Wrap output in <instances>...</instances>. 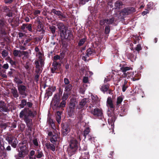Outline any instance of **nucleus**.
<instances>
[{
    "mask_svg": "<svg viewBox=\"0 0 159 159\" xmlns=\"http://www.w3.org/2000/svg\"><path fill=\"white\" fill-rule=\"evenodd\" d=\"M78 142L75 139H71L70 143L67 151L69 155L72 156L76 152L78 146Z\"/></svg>",
    "mask_w": 159,
    "mask_h": 159,
    "instance_id": "2",
    "label": "nucleus"
},
{
    "mask_svg": "<svg viewBox=\"0 0 159 159\" xmlns=\"http://www.w3.org/2000/svg\"><path fill=\"white\" fill-rule=\"evenodd\" d=\"M75 109V108L69 107L67 110V112L70 117H71L74 115Z\"/></svg>",
    "mask_w": 159,
    "mask_h": 159,
    "instance_id": "25",
    "label": "nucleus"
},
{
    "mask_svg": "<svg viewBox=\"0 0 159 159\" xmlns=\"http://www.w3.org/2000/svg\"><path fill=\"white\" fill-rule=\"evenodd\" d=\"M90 132V129L89 127H87L84 131V138H86V136L89 134Z\"/></svg>",
    "mask_w": 159,
    "mask_h": 159,
    "instance_id": "43",
    "label": "nucleus"
},
{
    "mask_svg": "<svg viewBox=\"0 0 159 159\" xmlns=\"http://www.w3.org/2000/svg\"><path fill=\"white\" fill-rule=\"evenodd\" d=\"M11 93L13 96L15 98H17L19 97V94L17 89L15 87L11 89Z\"/></svg>",
    "mask_w": 159,
    "mask_h": 159,
    "instance_id": "28",
    "label": "nucleus"
},
{
    "mask_svg": "<svg viewBox=\"0 0 159 159\" xmlns=\"http://www.w3.org/2000/svg\"><path fill=\"white\" fill-rule=\"evenodd\" d=\"M6 21L3 19H0V27L2 28L4 27L6 24Z\"/></svg>",
    "mask_w": 159,
    "mask_h": 159,
    "instance_id": "44",
    "label": "nucleus"
},
{
    "mask_svg": "<svg viewBox=\"0 0 159 159\" xmlns=\"http://www.w3.org/2000/svg\"><path fill=\"white\" fill-rule=\"evenodd\" d=\"M9 58L10 60H9V62L12 66H15L16 65V62L15 61H13L12 60L10 57H9Z\"/></svg>",
    "mask_w": 159,
    "mask_h": 159,
    "instance_id": "57",
    "label": "nucleus"
},
{
    "mask_svg": "<svg viewBox=\"0 0 159 159\" xmlns=\"http://www.w3.org/2000/svg\"><path fill=\"white\" fill-rule=\"evenodd\" d=\"M2 57L3 58L6 57L8 54V52L6 50H3L2 52Z\"/></svg>",
    "mask_w": 159,
    "mask_h": 159,
    "instance_id": "49",
    "label": "nucleus"
},
{
    "mask_svg": "<svg viewBox=\"0 0 159 159\" xmlns=\"http://www.w3.org/2000/svg\"><path fill=\"white\" fill-rule=\"evenodd\" d=\"M84 114L82 113V111L79 112V114L77 117V120H78V122H81L83 120V116Z\"/></svg>",
    "mask_w": 159,
    "mask_h": 159,
    "instance_id": "30",
    "label": "nucleus"
},
{
    "mask_svg": "<svg viewBox=\"0 0 159 159\" xmlns=\"http://www.w3.org/2000/svg\"><path fill=\"white\" fill-rule=\"evenodd\" d=\"M107 106L110 107L111 110L114 109L115 106L113 103V101L111 97H108L107 100Z\"/></svg>",
    "mask_w": 159,
    "mask_h": 159,
    "instance_id": "19",
    "label": "nucleus"
},
{
    "mask_svg": "<svg viewBox=\"0 0 159 159\" xmlns=\"http://www.w3.org/2000/svg\"><path fill=\"white\" fill-rule=\"evenodd\" d=\"M110 32V27L109 25L106 26L105 27V33L106 34H108Z\"/></svg>",
    "mask_w": 159,
    "mask_h": 159,
    "instance_id": "47",
    "label": "nucleus"
},
{
    "mask_svg": "<svg viewBox=\"0 0 159 159\" xmlns=\"http://www.w3.org/2000/svg\"><path fill=\"white\" fill-rule=\"evenodd\" d=\"M44 26L43 24L40 21L38 22V25L37 26V30L39 32H41L42 34H44L45 30L43 29Z\"/></svg>",
    "mask_w": 159,
    "mask_h": 159,
    "instance_id": "21",
    "label": "nucleus"
},
{
    "mask_svg": "<svg viewBox=\"0 0 159 159\" xmlns=\"http://www.w3.org/2000/svg\"><path fill=\"white\" fill-rule=\"evenodd\" d=\"M60 98L57 94H55L52 101V107L54 110H57L59 109L64 107H62L60 102Z\"/></svg>",
    "mask_w": 159,
    "mask_h": 159,
    "instance_id": "3",
    "label": "nucleus"
},
{
    "mask_svg": "<svg viewBox=\"0 0 159 159\" xmlns=\"http://www.w3.org/2000/svg\"><path fill=\"white\" fill-rule=\"evenodd\" d=\"M120 69L124 73L123 75L122 76L124 78H126L128 76L129 77L130 75H129L130 73L129 72L127 73H126L127 71L131 69V67L128 66H125L124 65H122V64L120 65Z\"/></svg>",
    "mask_w": 159,
    "mask_h": 159,
    "instance_id": "11",
    "label": "nucleus"
},
{
    "mask_svg": "<svg viewBox=\"0 0 159 159\" xmlns=\"http://www.w3.org/2000/svg\"><path fill=\"white\" fill-rule=\"evenodd\" d=\"M32 25L31 24L24 23L21 26L20 29L23 31H25V29H27L29 31L32 32L33 30Z\"/></svg>",
    "mask_w": 159,
    "mask_h": 159,
    "instance_id": "16",
    "label": "nucleus"
},
{
    "mask_svg": "<svg viewBox=\"0 0 159 159\" xmlns=\"http://www.w3.org/2000/svg\"><path fill=\"white\" fill-rule=\"evenodd\" d=\"M62 93H63L62 90L61 89V88H59V93H56L55 94L58 95L59 96V98H60V96L62 95Z\"/></svg>",
    "mask_w": 159,
    "mask_h": 159,
    "instance_id": "62",
    "label": "nucleus"
},
{
    "mask_svg": "<svg viewBox=\"0 0 159 159\" xmlns=\"http://www.w3.org/2000/svg\"><path fill=\"white\" fill-rule=\"evenodd\" d=\"M129 107V105L127 104H124L123 107H121V108H123V110H125L126 111H128Z\"/></svg>",
    "mask_w": 159,
    "mask_h": 159,
    "instance_id": "54",
    "label": "nucleus"
},
{
    "mask_svg": "<svg viewBox=\"0 0 159 159\" xmlns=\"http://www.w3.org/2000/svg\"><path fill=\"white\" fill-rule=\"evenodd\" d=\"M49 29L50 30V31L51 32V33L54 35L56 32V27L53 25H52L51 26H50L49 27Z\"/></svg>",
    "mask_w": 159,
    "mask_h": 159,
    "instance_id": "39",
    "label": "nucleus"
},
{
    "mask_svg": "<svg viewBox=\"0 0 159 159\" xmlns=\"http://www.w3.org/2000/svg\"><path fill=\"white\" fill-rule=\"evenodd\" d=\"M135 49L136 51L139 52L142 49L141 45L140 44L137 45V46L135 48Z\"/></svg>",
    "mask_w": 159,
    "mask_h": 159,
    "instance_id": "51",
    "label": "nucleus"
},
{
    "mask_svg": "<svg viewBox=\"0 0 159 159\" xmlns=\"http://www.w3.org/2000/svg\"><path fill=\"white\" fill-rule=\"evenodd\" d=\"M90 112L95 116L102 119L103 116L102 110L101 109L96 108L90 110Z\"/></svg>",
    "mask_w": 159,
    "mask_h": 159,
    "instance_id": "7",
    "label": "nucleus"
},
{
    "mask_svg": "<svg viewBox=\"0 0 159 159\" xmlns=\"http://www.w3.org/2000/svg\"><path fill=\"white\" fill-rule=\"evenodd\" d=\"M123 2L120 0H118L115 2L114 6L116 9H120L122 7Z\"/></svg>",
    "mask_w": 159,
    "mask_h": 159,
    "instance_id": "24",
    "label": "nucleus"
},
{
    "mask_svg": "<svg viewBox=\"0 0 159 159\" xmlns=\"http://www.w3.org/2000/svg\"><path fill=\"white\" fill-rule=\"evenodd\" d=\"M20 24L19 19L16 18L14 19L12 23H11V25L13 27H16L19 26Z\"/></svg>",
    "mask_w": 159,
    "mask_h": 159,
    "instance_id": "26",
    "label": "nucleus"
},
{
    "mask_svg": "<svg viewBox=\"0 0 159 159\" xmlns=\"http://www.w3.org/2000/svg\"><path fill=\"white\" fill-rule=\"evenodd\" d=\"M61 66L60 63L57 61H54L52 64V66L53 67L51 68V72L54 73L55 72L57 73V70H58V68L59 66Z\"/></svg>",
    "mask_w": 159,
    "mask_h": 159,
    "instance_id": "14",
    "label": "nucleus"
},
{
    "mask_svg": "<svg viewBox=\"0 0 159 159\" xmlns=\"http://www.w3.org/2000/svg\"><path fill=\"white\" fill-rule=\"evenodd\" d=\"M52 87L49 86L48 88L46 90V93L45 94V97L47 98H48L49 96L52 95V93L51 91Z\"/></svg>",
    "mask_w": 159,
    "mask_h": 159,
    "instance_id": "27",
    "label": "nucleus"
},
{
    "mask_svg": "<svg viewBox=\"0 0 159 159\" xmlns=\"http://www.w3.org/2000/svg\"><path fill=\"white\" fill-rule=\"evenodd\" d=\"M89 100L88 98H84L79 102V107L78 109H80L83 108L84 106L87 104L89 102Z\"/></svg>",
    "mask_w": 159,
    "mask_h": 159,
    "instance_id": "18",
    "label": "nucleus"
},
{
    "mask_svg": "<svg viewBox=\"0 0 159 159\" xmlns=\"http://www.w3.org/2000/svg\"><path fill=\"white\" fill-rule=\"evenodd\" d=\"M87 40V38L85 37L84 38L81 39L78 43V46H81L83 45L84 43Z\"/></svg>",
    "mask_w": 159,
    "mask_h": 159,
    "instance_id": "37",
    "label": "nucleus"
},
{
    "mask_svg": "<svg viewBox=\"0 0 159 159\" xmlns=\"http://www.w3.org/2000/svg\"><path fill=\"white\" fill-rule=\"evenodd\" d=\"M68 97V95L67 93H64L63 96L62 97V101L61 102V105L62 107H65L66 104V100Z\"/></svg>",
    "mask_w": 159,
    "mask_h": 159,
    "instance_id": "20",
    "label": "nucleus"
},
{
    "mask_svg": "<svg viewBox=\"0 0 159 159\" xmlns=\"http://www.w3.org/2000/svg\"><path fill=\"white\" fill-rule=\"evenodd\" d=\"M136 11L135 8L133 7H130L125 8L122 9L120 11V13L123 15H128Z\"/></svg>",
    "mask_w": 159,
    "mask_h": 159,
    "instance_id": "8",
    "label": "nucleus"
},
{
    "mask_svg": "<svg viewBox=\"0 0 159 159\" xmlns=\"http://www.w3.org/2000/svg\"><path fill=\"white\" fill-rule=\"evenodd\" d=\"M27 102L25 99H23L21 100V103L19 104V106L20 108H22L26 105Z\"/></svg>",
    "mask_w": 159,
    "mask_h": 159,
    "instance_id": "33",
    "label": "nucleus"
},
{
    "mask_svg": "<svg viewBox=\"0 0 159 159\" xmlns=\"http://www.w3.org/2000/svg\"><path fill=\"white\" fill-rule=\"evenodd\" d=\"M109 118L108 119V123L109 125H111L112 127L114 125V122L116 118V115L114 112H111L110 114H108Z\"/></svg>",
    "mask_w": 159,
    "mask_h": 159,
    "instance_id": "13",
    "label": "nucleus"
},
{
    "mask_svg": "<svg viewBox=\"0 0 159 159\" xmlns=\"http://www.w3.org/2000/svg\"><path fill=\"white\" fill-rule=\"evenodd\" d=\"M56 26L59 30V33L64 30H67V28L62 22H57L56 23Z\"/></svg>",
    "mask_w": 159,
    "mask_h": 159,
    "instance_id": "15",
    "label": "nucleus"
},
{
    "mask_svg": "<svg viewBox=\"0 0 159 159\" xmlns=\"http://www.w3.org/2000/svg\"><path fill=\"white\" fill-rule=\"evenodd\" d=\"M33 143L34 145L36 146L39 145L37 139H35L33 140Z\"/></svg>",
    "mask_w": 159,
    "mask_h": 159,
    "instance_id": "64",
    "label": "nucleus"
},
{
    "mask_svg": "<svg viewBox=\"0 0 159 159\" xmlns=\"http://www.w3.org/2000/svg\"><path fill=\"white\" fill-rule=\"evenodd\" d=\"M123 99L121 96H120L118 97L116 99V106L117 107H119L120 105L122 102Z\"/></svg>",
    "mask_w": 159,
    "mask_h": 159,
    "instance_id": "35",
    "label": "nucleus"
},
{
    "mask_svg": "<svg viewBox=\"0 0 159 159\" xmlns=\"http://www.w3.org/2000/svg\"><path fill=\"white\" fill-rule=\"evenodd\" d=\"M42 67H39L38 68H36L35 70V72L36 74H40L42 72Z\"/></svg>",
    "mask_w": 159,
    "mask_h": 159,
    "instance_id": "45",
    "label": "nucleus"
},
{
    "mask_svg": "<svg viewBox=\"0 0 159 159\" xmlns=\"http://www.w3.org/2000/svg\"><path fill=\"white\" fill-rule=\"evenodd\" d=\"M72 89V86L71 84L66 85L65 87L64 91L67 93L70 92Z\"/></svg>",
    "mask_w": 159,
    "mask_h": 159,
    "instance_id": "31",
    "label": "nucleus"
},
{
    "mask_svg": "<svg viewBox=\"0 0 159 159\" xmlns=\"http://www.w3.org/2000/svg\"><path fill=\"white\" fill-rule=\"evenodd\" d=\"M106 21H107V20H106V19L101 20L100 21V25L101 26H103L104 25H105V23H106Z\"/></svg>",
    "mask_w": 159,
    "mask_h": 159,
    "instance_id": "50",
    "label": "nucleus"
},
{
    "mask_svg": "<svg viewBox=\"0 0 159 159\" xmlns=\"http://www.w3.org/2000/svg\"><path fill=\"white\" fill-rule=\"evenodd\" d=\"M54 144L53 143H46V146L48 149H50L54 152L55 150V148Z\"/></svg>",
    "mask_w": 159,
    "mask_h": 159,
    "instance_id": "29",
    "label": "nucleus"
},
{
    "mask_svg": "<svg viewBox=\"0 0 159 159\" xmlns=\"http://www.w3.org/2000/svg\"><path fill=\"white\" fill-rule=\"evenodd\" d=\"M38 154L37 155H35L37 158H40L42 157H44V155L42 151L38 150Z\"/></svg>",
    "mask_w": 159,
    "mask_h": 159,
    "instance_id": "41",
    "label": "nucleus"
},
{
    "mask_svg": "<svg viewBox=\"0 0 159 159\" xmlns=\"http://www.w3.org/2000/svg\"><path fill=\"white\" fill-rule=\"evenodd\" d=\"M2 11L6 13L11 11V9H10L9 8L6 6H3L2 7Z\"/></svg>",
    "mask_w": 159,
    "mask_h": 159,
    "instance_id": "42",
    "label": "nucleus"
},
{
    "mask_svg": "<svg viewBox=\"0 0 159 159\" xmlns=\"http://www.w3.org/2000/svg\"><path fill=\"white\" fill-rule=\"evenodd\" d=\"M22 145L20 147V151H19L18 156L20 158H24L28 154L29 152L28 149V144L27 143H22Z\"/></svg>",
    "mask_w": 159,
    "mask_h": 159,
    "instance_id": "4",
    "label": "nucleus"
},
{
    "mask_svg": "<svg viewBox=\"0 0 159 159\" xmlns=\"http://www.w3.org/2000/svg\"><path fill=\"white\" fill-rule=\"evenodd\" d=\"M86 56L89 57L92 55H94L96 53L95 50L91 48H89L86 51Z\"/></svg>",
    "mask_w": 159,
    "mask_h": 159,
    "instance_id": "23",
    "label": "nucleus"
},
{
    "mask_svg": "<svg viewBox=\"0 0 159 159\" xmlns=\"http://www.w3.org/2000/svg\"><path fill=\"white\" fill-rule=\"evenodd\" d=\"M9 106V104H7L4 101L2 100L0 101V111L1 112H9L10 111V110L8 108Z\"/></svg>",
    "mask_w": 159,
    "mask_h": 159,
    "instance_id": "10",
    "label": "nucleus"
},
{
    "mask_svg": "<svg viewBox=\"0 0 159 159\" xmlns=\"http://www.w3.org/2000/svg\"><path fill=\"white\" fill-rule=\"evenodd\" d=\"M17 88L19 93L21 95L24 96H23V98H25L27 95V94L26 92V86L23 84L18 85Z\"/></svg>",
    "mask_w": 159,
    "mask_h": 159,
    "instance_id": "12",
    "label": "nucleus"
},
{
    "mask_svg": "<svg viewBox=\"0 0 159 159\" xmlns=\"http://www.w3.org/2000/svg\"><path fill=\"white\" fill-rule=\"evenodd\" d=\"M59 60L60 62H61V61L60 59V58L58 55H56L54 56L53 57V61H57V60Z\"/></svg>",
    "mask_w": 159,
    "mask_h": 159,
    "instance_id": "46",
    "label": "nucleus"
},
{
    "mask_svg": "<svg viewBox=\"0 0 159 159\" xmlns=\"http://www.w3.org/2000/svg\"><path fill=\"white\" fill-rule=\"evenodd\" d=\"M106 20H107V21H106V24H108V25H109L112 24L113 23L115 20V18L112 17L109 19H106Z\"/></svg>",
    "mask_w": 159,
    "mask_h": 159,
    "instance_id": "40",
    "label": "nucleus"
},
{
    "mask_svg": "<svg viewBox=\"0 0 159 159\" xmlns=\"http://www.w3.org/2000/svg\"><path fill=\"white\" fill-rule=\"evenodd\" d=\"M61 135L63 136H66L70 131V125L67 123L61 124Z\"/></svg>",
    "mask_w": 159,
    "mask_h": 159,
    "instance_id": "9",
    "label": "nucleus"
},
{
    "mask_svg": "<svg viewBox=\"0 0 159 159\" xmlns=\"http://www.w3.org/2000/svg\"><path fill=\"white\" fill-rule=\"evenodd\" d=\"M34 64L35 65V68L41 67L38 61L35 60L34 61Z\"/></svg>",
    "mask_w": 159,
    "mask_h": 159,
    "instance_id": "61",
    "label": "nucleus"
},
{
    "mask_svg": "<svg viewBox=\"0 0 159 159\" xmlns=\"http://www.w3.org/2000/svg\"><path fill=\"white\" fill-rule=\"evenodd\" d=\"M17 121L14 120L11 123V127L13 128H16L17 125Z\"/></svg>",
    "mask_w": 159,
    "mask_h": 159,
    "instance_id": "59",
    "label": "nucleus"
},
{
    "mask_svg": "<svg viewBox=\"0 0 159 159\" xmlns=\"http://www.w3.org/2000/svg\"><path fill=\"white\" fill-rule=\"evenodd\" d=\"M60 36L61 40L67 39L70 40L73 39L72 32L71 31H67V30H64L60 33Z\"/></svg>",
    "mask_w": 159,
    "mask_h": 159,
    "instance_id": "5",
    "label": "nucleus"
},
{
    "mask_svg": "<svg viewBox=\"0 0 159 159\" xmlns=\"http://www.w3.org/2000/svg\"><path fill=\"white\" fill-rule=\"evenodd\" d=\"M127 57L132 61H133L134 60H135L136 58V57L135 56V55L131 53H129L128 54Z\"/></svg>",
    "mask_w": 159,
    "mask_h": 159,
    "instance_id": "38",
    "label": "nucleus"
},
{
    "mask_svg": "<svg viewBox=\"0 0 159 159\" xmlns=\"http://www.w3.org/2000/svg\"><path fill=\"white\" fill-rule=\"evenodd\" d=\"M6 16H7L9 17H12L13 14L12 12L11 11V10L9 12H8L7 13H6Z\"/></svg>",
    "mask_w": 159,
    "mask_h": 159,
    "instance_id": "63",
    "label": "nucleus"
},
{
    "mask_svg": "<svg viewBox=\"0 0 159 159\" xmlns=\"http://www.w3.org/2000/svg\"><path fill=\"white\" fill-rule=\"evenodd\" d=\"M40 75V74H37L35 76L34 80L36 82H38L39 81Z\"/></svg>",
    "mask_w": 159,
    "mask_h": 159,
    "instance_id": "58",
    "label": "nucleus"
},
{
    "mask_svg": "<svg viewBox=\"0 0 159 159\" xmlns=\"http://www.w3.org/2000/svg\"><path fill=\"white\" fill-rule=\"evenodd\" d=\"M5 139L8 142V144H11L14 148L16 147L18 141L15 137L12 136H7L5 137Z\"/></svg>",
    "mask_w": 159,
    "mask_h": 159,
    "instance_id": "6",
    "label": "nucleus"
},
{
    "mask_svg": "<svg viewBox=\"0 0 159 159\" xmlns=\"http://www.w3.org/2000/svg\"><path fill=\"white\" fill-rule=\"evenodd\" d=\"M126 111L125 110H123V108H121V110L120 111V116H122L125 115L126 113Z\"/></svg>",
    "mask_w": 159,
    "mask_h": 159,
    "instance_id": "48",
    "label": "nucleus"
},
{
    "mask_svg": "<svg viewBox=\"0 0 159 159\" xmlns=\"http://www.w3.org/2000/svg\"><path fill=\"white\" fill-rule=\"evenodd\" d=\"M19 52H20V51H18L17 50H14L13 52V54L15 57H17L18 54Z\"/></svg>",
    "mask_w": 159,
    "mask_h": 159,
    "instance_id": "56",
    "label": "nucleus"
},
{
    "mask_svg": "<svg viewBox=\"0 0 159 159\" xmlns=\"http://www.w3.org/2000/svg\"><path fill=\"white\" fill-rule=\"evenodd\" d=\"M14 81L17 84V86L18 85H21V84L23 83V81L17 77H15Z\"/></svg>",
    "mask_w": 159,
    "mask_h": 159,
    "instance_id": "34",
    "label": "nucleus"
},
{
    "mask_svg": "<svg viewBox=\"0 0 159 159\" xmlns=\"http://www.w3.org/2000/svg\"><path fill=\"white\" fill-rule=\"evenodd\" d=\"M30 66V63L29 61H27L26 62L25 64V67L26 70L28 69Z\"/></svg>",
    "mask_w": 159,
    "mask_h": 159,
    "instance_id": "60",
    "label": "nucleus"
},
{
    "mask_svg": "<svg viewBox=\"0 0 159 159\" xmlns=\"http://www.w3.org/2000/svg\"><path fill=\"white\" fill-rule=\"evenodd\" d=\"M127 83L128 81L126 80V79H124V83L122 85V90L123 92H124L125 91L128 87L127 84Z\"/></svg>",
    "mask_w": 159,
    "mask_h": 159,
    "instance_id": "32",
    "label": "nucleus"
},
{
    "mask_svg": "<svg viewBox=\"0 0 159 159\" xmlns=\"http://www.w3.org/2000/svg\"><path fill=\"white\" fill-rule=\"evenodd\" d=\"M89 1V0H79V4L83 5L85 4L86 2H88Z\"/></svg>",
    "mask_w": 159,
    "mask_h": 159,
    "instance_id": "53",
    "label": "nucleus"
},
{
    "mask_svg": "<svg viewBox=\"0 0 159 159\" xmlns=\"http://www.w3.org/2000/svg\"><path fill=\"white\" fill-rule=\"evenodd\" d=\"M52 13H53L55 15L58 16L61 19L66 18V16L63 15L61 12L59 11H57L55 9H52L51 10L50 14H51Z\"/></svg>",
    "mask_w": 159,
    "mask_h": 159,
    "instance_id": "17",
    "label": "nucleus"
},
{
    "mask_svg": "<svg viewBox=\"0 0 159 159\" xmlns=\"http://www.w3.org/2000/svg\"><path fill=\"white\" fill-rule=\"evenodd\" d=\"M109 85H104L101 86V90L104 93L107 92L108 90L109 87Z\"/></svg>",
    "mask_w": 159,
    "mask_h": 159,
    "instance_id": "36",
    "label": "nucleus"
},
{
    "mask_svg": "<svg viewBox=\"0 0 159 159\" xmlns=\"http://www.w3.org/2000/svg\"><path fill=\"white\" fill-rule=\"evenodd\" d=\"M65 52H61L60 53V55H59V56L61 61H62V60L65 57Z\"/></svg>",
    "mask_w": 159,
    "mask_h": 159,
    "instance_id": "55",
    "label": "nucleus"
},
{
    "mask_svg": "<svg viewBox=\"0 0 159 159\" xmlns=\"http://www.w3.org/2000/svg\"><path fill=\"white\" fill-rule=\"evenodd\" d=\"M26 105L29 108L25 107L22 110L19 114V117L20 118H23L28 127V130L31 131L33 126L31 118H34L37 115V111H33L30 109L29 108L32 107L33 105L32 103L27 102Z\"/></svg>",
    "mask_w": 159,
    "mask_h": 159,
    "instance_id": "1",
    "label": "nucleus"
},
{
    "mask_svg": "<svg viewBox=\"0 0 159 159\" xmlns=\"http://www.w3.org/2000/svg\"><path fill=\"white\" fill-rule=\"evenodd\" d=\"M77 101L75 98H71L70 100V107L75 108L76 105L77 104Z\"/></svg>",
    "mask_w": 159,
    "mask_h": 159,
    "instance_id": "22",
    "label": "nucleus"
},
{
    "mask_svg": "<svg viewBox=\"0 0 159 159\" xmlns=\"http://www.w3.org/2000/svg\"><path fill=\"white\" fill-rule=\"evenodd\" d=\"M64 82L65 85L70 84L69 79L67 78H65L64 79Z\"/></svg>",
    "mask_w": 159,
    "mask_h": 159,
    "instance_id": "52",
    "label": "nucleus"
}]
</instances>
